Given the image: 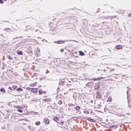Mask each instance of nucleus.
<instances>
[{"label":"nucleus","mask_w":131,"mask_h":131,"mask_svg":"<svg viewBox=\"0 0 131 131\" xmlns=\"http://www.w3.org/2000/svg\"><path fill=\"white\" fill-rule=\"evenodd\" d=\"M54 42L57 43H64V41L62 40H61L59 41H55Z\"/></svg>","instance_id":"nucleus-1"},{"label":"nucleus","mask_w":131,"mask_h":131,"mask_svg":"<svg viewBox=\"0 0 131 131\" xmlns=\"http://www.w3.org/2000/svg\"><path fill=\"white\" fill-rule=\"evenodd\" d=\"M104 77H100L99 78H95V79H91L90 80H94V81L95 80H101L102 79H104Z\"/></svg>","instance_id":"nucleus-2"},{"label":"nucleus","mask_w":131,"mask_h":131,"mask_svg":"<svg viewBox=\"0 0 131 131\" xmlns=\"http://www.w3.org/2000/svg\"><path fill=\"white\" fill-rule=\"evenodd\" d=\"M31 91L33 92L37 93L38 90L36 88H32L31 89Z\"/></svg>","instance_id":"nucleus-3"},{"label":"nucleus","mask_w":131,"mask_h":131,"mask_svg":"<svg viewBox=\"0 0 131 131\" xmlns=\"http://www.w3.org/2000/svg\"><path fill=\"white\" fill-rule=\"evenodd\" d=\"M74 108H75V110L77 112L79 111L80 108V107L79 106H77L75 107H74Z\"/></svg>","instance_id":"nucleus-4"},{"label":"nucleus","mask_w":131,"mask_h":131,"mask_svg":"<svg viewBox=\"0 0 131 131\" xmlns=\"http://www.w3.org/2000/svg\"><path fill=\"white\" fill-rule=\"evenodd\" d=\"M17 53L19 55H23V53L22 51H17Z\"/></svg>","instance_id":"nucleus-5"},{"label":"nucleus","mask_w":131,"mask_h":131,"mask_svg":"<svg viewBox=\"0 0 131 131\" xmlns=\"http://www.w3.org/2000/svg\"><path fill=\"white\" fill-rule=\"evenodd\" d=\"M122 48V46L120 45L117 46L116 47V48L117 49H120Z\"/></svg>","instance_id":"nucleus-6"},{"label":"nucleus","mask_w":131,"mask_h":131,"mask_svg":"<svg viewBox=\"0 0 131 131\" xmlns=\"http://www.w3.org/2000/svg\"><path fill=\"white\" fill-rule=\"evenodd\" d=\"M44 101L47 102H49L51 100L49 99H43Z\"/></svg>","instance_id":"nucleus-7"},{"label":"nucleus","mask_w":131,"mask_h":131,"mask_svg":"<svg viewBox=\"0 0 131 131\" xmlns=\"http://www.w3.org/2000/svg\"><path fill=\"white\" fill-rule=\"evenodd\" d=\"M79 54L81 56H83L84 54V53L81 51H80L79 52Z\"/></svg>","instance_id":"nucleus-8"},{"label":"nucleus","mask_w":131,"mask_h":131,"mask_svg":"<svg viewBox=\"0 0 131 131\" xmlns=\"http://www.w3.org/2000/svg\"><path fill=\"white\" fill-rule=\"evenodd\" d=\"M16 91H23V89L20 88H18L16 89Z\"/></svg>","instance_id":"nucleus-9"},{"label":"nucleus","mask_w":131,"mask_h":131,"mask_svg":"<svg viewBox=\"0 0 131 131\" xmlns=\"http://www.w3.org/2000/svg\"><path fill=\"white\" fill-rule=\"evenodd\" d=\"M88 119L89 121L91 122H94L95 121L94 120L90 118H89Z\"/></svg>","instance_id":"nucleus-10"},{"label":"nucleus","mask_w":131,"mask_h":131,"mask_svg":"<svg viewBox=\"0 0 131 131\" xmlns=\"http://www.w3.org/2000/svg\"><path fill=\"white\" fill-rule=\"evenodd\" d=\"M0 91L1 92H3L4 93H5V91L4 88H1L0 89Z\"/></svg>","instance_id":"nucleus-11"},{"label":"nucleus","mask_w":131,"mask_h":131,"mask_svg":"<svg viewBox=\"0 0 131 131\" xmlns=\"http://www.w3.org/2000/svg\"><path fill=\"white\" fill-rule=\"evenodd\" d=\"M10 29L9 28H5L4 29V30L5 31H10Z\"/></svg>","instance_id":"nucleus-12"},{"label":"nucleus","mask_w":131,"mask_h":131,"mask_svg":"<svg viewBox=\"0 0 131 131\" xmlns=\"http://www.w3.org/2000/svg\"><path fill=\"white\" fill-rule=\"evenodd\" d=\"M53 120L57 122V121L58 120V118L57 117H53Z\"/></svg>","instance_id":"nucleus-13"},{"label":"nucleus","mask_w":131,"mask_h":131,"mask_svg":"<svg viewBox=\"0 0 131 131\" xmlns=\"http://www.w3.org/2000/svg\"><path fill=\"white\" fill-rule=\"evenodd\" d=\"M7 57H8V59L10 60H12L13 59V58L11 57L10 55H8Z\"/></svg>","instance_id":"nucleus-14"},{"label":"nucleus","mask_w":131,"mask_h":131,"mask_svg":"<svg viewBox=\"0 0 131 131\" xmlns=\"http://www.w3.org/2000/svg\"><path fill=\"white\" fill-rule=\"evenodd\" d=\"M62 101L61 100H60L58 101V104H59V105H61V104H62Z\"/></svg>","instance_id":"nucleus-15"},{"label":"nucleus","mask_w":131,"mask_h":131,"mask_svg":"<svg viewBox=\"0 0 131 131\" xmlns=\"http://www.w3.org/2000/svg\"><path fill=\"white\" fill-rule=\"evenodd\" d=\"M27 106H25L24 105H22L21 106V108H26L27 107Z\"/></svg>","instance_id":"nucleus-16"},{"label":"nucleus","mask_w":131,"mask_h":131,"mask_svg":"<svg viewBox=\"0 0 131 131\" xmlns=\"http://www.w3.org/2000/svg\"><path fill=\"white\" fill-rule=\"evenodd\" d=\"M17 111L18 112H20V113H22L23 112V111L22 110L20 109H18L17 110Z\"/></svg>","instance_id":"nucleus-17"},{"label":"nucleus","mask_w":131,"mask_h":131,"mask_svg":"<svg viewBox=\"0 0 131 131\" xmlns=\"http://www.w3.org/2000/svg\"><path fill=\"white\" fill-rule=\"evenodd\" d=\"M40 123V122L39 121H38L37 122H36V124L37 125H39Z\"/></svg>","instance_id":"nucleus-18"},{"label":"nucleus","mask_w":131,"mask_h":131,"mask_svg":"<svg viewBox=\"0 0 131 131\" xmlns=\"http://www.w3.org/2000/svg\"><path fill=\"white\" fill-rule=\"evenodd\" d=\"M45 122L46 123L48 124L49 123V121L48 119H47L46 120Z\"/></svg>","instance_id":"nucleus-19"},{"label":"nucleus","mask_w":131,"mask_h":131,"mask_svg":"<svg viewBox=\"0 0 131 131\" xmlns=\"http://www.w3.org/2000/svg\"><path fill=\"white\" fill-rule=\"evenodd\" d=\"M112 101V99L111 98H108V100L107 101L111 102Z\"/></svg>","instance_id":"nucleus-20"},{"label":"nucleus","mask_w":131,"mask_h":131,"mask_svg":"<svg viewBox=\"0 0 131 131\" xmlns=\"http://www.w3.org/2000/svg\"><path fill=\"white\" fill-rule=\"evenodd\" d=\"M42 90L41 89H40L39 90V94H41L42 93Z\"/></svg>","instance_id":"nucleus-21"},{"label":"nucleus","mask_w":131,"mask_h":131,"mask_svg":"<svg viewBox=\"0 0 131 131\" xmlns=\"http://www.w3.org/2000/svg\"><path fill=\"white\" fill-rule=\"evenodd\" d=\"M61 84L63 86L64 84V83H65V82L64 81H61Z\"/></svg>","instance_id":"nucleus-22"},{"label":"nucleus","mask_w":131,"mask_h":131,"mask_svg":"<svg viewBox=\"0 0 131 131\" xmlns=\"http://www.w3.org/2000/svg\"><path fill=\"white\" fill-rule=\"evenodd\" d=\"M68 105L69 107H71L73 106L74 105L69 103V104Z\"/></svg>","instance_id":"nucleus-23"},{"label":"nucleus","mask_w":131,"mask_h":131,"mask_svg":"<svg viewBox=\"0 0 131 131\" xmlns=\"http://www.w3.org/2000/svg\"><path fill=\"white\" fill-rule=\"evenodd\" d=\"M64 123V122H60V124L62 126L63 124Z\"/></svg>","instance_id":"nucleus-24"},{"label":"nucleus","mask_w":131,"mask_h":131,"mask_svg":"<svg viewBox=\"0 0 131 131\" xmlns=\"http://www.w3.org/2000/svg\"><path fill=\"white\" fill-rule=\"evenodd\" d=\"M16 108H21L20 106H16Z\"/></svg>","instance_id":"nucleus-25"},{"label":"nucleus","mask_w":131,"mask_h":131,"mask_svg":"<svg viewBox=\"0 0 131 131\" xmlns=\"http://www.w3.org/2000/svg\"><path fill=\"white\" fill-rule=\"evenodd\" d=\"M4 2L3 0H0V3L1 4H3Z\"/></svg>","instance_id":"nucleus-26"},{"label":"nucleus","mask_w":131,"mask_h":131,"mask_svg":"<svg viewBox=\"0 0 131 131\" xmlns=\"http://www.w3.org/2000/svg\"><path fill=\"white\" fill-rule=\"evenodd\" d=\"M17 87V86H16L14 85L13 86L12 88L14 89H15Z\"/></svg>","instance_id":"nucleus-27"},{"label":"nucleus","mask_w":131,"mask_h":131,"mask_svg":"<svg viewBox=\"0 0 131 131\" xmlns=\"http://www.w3.org/2000/svg\"><path fill=\"white\" fill-rule=\"evenodd\" d=\"M60 51L63 53V51H64V50L63 49H61L60 50Z\"/></svg>","instance_id":"nucleus-28"},{"label":"nucleus","mask_w":131,"mask_h":131,"mask_svg":"<svg viewBox=\"0 0 131 131\" xmlns=\"http://www.w3.org/2000/svg\"><path fill=\"white\" fill-rule=\"evenodd\" d=\"M8 89H10L11 90H13L12 89V88H11V87H9L8 88Z\"/></svg>","instance_id":"nucleus-29"},{"label":"nucleus","mask_w":131,"mask_h":131,"mask_svg":"<svg viewBox=\"0 0 131 131\" xmlns=\"http://www.w3.org/2000/svg\"><path fill=\"white\" fill-rule=\"evenodd\" d=\"M61 84V82L60 81L59 83V85H60Z\"/></svg>","instance_id":"nucleus-30"},{"label":"nucleus","mask_w":131,"mask_h":131,"mask_svg":"<svg viewBox=\"0 0 131 131\" xmlns=\"http://www.w3.org/2000/svg\"><path fill=\"white\" fill-rule=\"evenodd\" d=\"M128 16L129 17H130V16H131V14L130 13H129L128 14Z\"/></svg>","instance_id":"nucleus-31"},{"label":"nucleus","mask_w":131,"mask_h":131,"mask_svg":"<svg viewBox=\"0 0 131 131\" xmlns=\"http://www.w3.org/2000/svg\"><path fill=\"white\" fill-rule=\"evenodd\" d=\"M98 107H99V108L100 107H101V105H100V104H99L98 105Z\"/></svg>","instance_id":"nucleus-32"},{"label":"nucleus","mask_w":131,"mask_h":131,"mask_svg":"<svg viewBox=\"0 0 131 131\" xmlns=\"http://www.w3.org/2000/svg\"><path fill=\"white\" fill-rule=\"evenodd\" d=\"M18 38V37H16V38H13V39H16H16H17V38Z\"/></svg>","instance_id":"nucleus-33"},{"label":"nucleus","mask_w":131,"mask_h":131,"mask_svg":"<svg viewBox=\"0 0 131 131\" xmlns=\"http://www.w3.org/2000/svg\"><path fill=\"white\" fill-rule=\"evenodd\" d=\"M105 57V56H102V57H101V58H102L103 59V57ZM103 59H105V58H103Z\"/></svg>","instance_id":"nucleus-34"},{"label":"nucleus","mask_w":131,"mask_h":131,"mask_svg":"<svg viewBox=\"0 0 131 131\" xmlns=\"http://www.w3.org/2000/svg\"><path fill=\"white\" fill-rule=\"evenodd\" d=\"M2 129H4V127L3 126L2 127Z\"/></svg>","instance_id":"nucleus-35"},{"label":"nucleus","mask_w":131,"mask_h":131,"mask_svg":"<svg viewBox=\"0 0 131 131\" xmlns=\"http://www.w3.org/2000/svg\"><path fill=\"white\" fill-rule=\"evenodd\" d=\"M38 30V29H37V30H35V31H37Z\"/></svg>","instance_id":"nucleus-36"},{"label":"nucleus","mask_w":131,"mask_h":131,"mask_svg":"<svg viewBox=\"0 0 131 131\" xmlns=\"http://www.w3.org/2000/svg\"><path fill=\"white\" fill-rule=\"evenodd\" d=\"M68 41L67 40H65V42H68Z\"/></svg>","instance_id":"nucleus-37"},{"label":"nucleus","mask_w":131,"mask_h":131,"mask_svg":"<svg viewBox=\"0 0 131 131\" xmlns=\"http://www.w3.org/2000/svg\"><path fill=\"white\" fill-rule=\"evenodd\" d=\"M47 71V72H46V73H48L49 72L48 71Z\"/></svg>","instance_id":"nucleus-38"},{"label":"nucleus","mask_w":131,"mask_h":131,"mask_svg":"<svg viewBox=\"0 0 131 131\" xmlns=\"http://www.w3.org/2000/svg\"><path fill=\"white\" fill-rule=\"evenodd\" d=\"M70 108H68V110H70Z\"/></svg>","instance_id":"nucleus-39"},{"label":"nucleus","mask_w":131,"mask_h":131,"mask_svg":"<svg viewBox=\"0 0 131 131\" xmlns=\"http://www.w3.org/2000/svg\"><path fill=\"white\" fill-rule=\"evenodd\" d=\"M3 35L2 34L1 35V36H3Z\"/></svg>","instance_id":"nucleus-40"},{"label":"nucleus","mask_w":131,"mask_h":131,"mask_svg":"<svg viewBox=\"0 0 131 131\" xmlns=\"http://www.w3.org/2000/svg\"><path fill=\"white\" fill-rule=\"evenodd\" d=\"M127 93H128V91H127Z\"/></svg>","instance_id":"nucleus-41"},{"label":"nucleus","mask_w":131,"mask_h":131,"mask_svg":"<svg viewBox=\"0 0 131 131\" xmlns=\"http://www.w3.org/2000/svg\"><path fill=\"white\" fill-rule=\"evenodd\" d=\"M4 1H6L7 0H4Z\"/></svg>","instance_id":"nucleus-42"},{"label":"nucleus","mask_w":131,"mask_h":131,"mask_svg":"<svg viewBox=\"0 0 131 131\" xmlns=\"http://www.w3.org/2000/svg\"><path fill=\"white\" fill-rule=\"evenodd\" d=\"M58 89H59V87H58Z\"/></svg>","instance_id":"nucleus-43"},{"label":"nucleus","mask_w":131,"mask_h":131,"mask_svg":"<svg viewBox=\"0 0 131 131\" xmlns=\"http://www.w3.org/2000/svg\"><path fill=\"white\" fill-rule=\"evenodd\" d=\"M39 50V51H40V50Z\"/></svg>","instance_id":"nucleus-44"},{"label":"nucleus","mask_w":131,"mask_h":131,"mask_svg":"<svg viewBox=\"0 0 131 131\" xmlns=\"http://www.w3.org/2000/svg\"><path fill=\"white\" fill-rule=\"evenodd\" d=\"M19 38H21V37H20Z\"/></svg>","instance_id":"nucleus-45"},{"label":"nucleus","mask_w":131,"mask_h":131,"mask_svg":"<svg viewBox=\"0 0 131 131\" xmlns=\"http://www.w3.org/2000/svg\"><path fill=\"white\" fill-rule=\"evenodd\" d=\"M109 51H110V50H109Z\"/></svg>","instance_id":"nucleus-46"},{"label":"nucleus","mask_w":131,"mask_h":131,"mask_svg":"<svg viewBox=\"0 0 131 131\" xmlns=\"http://www.w3.org/2000/svg\"><path fill=\"white\" fill-rule=\"evenodd\" d=\"M131 124V123H130Z\"/></svg>","instance_id":"nucleus-47"}]
</instances>
